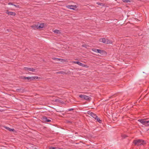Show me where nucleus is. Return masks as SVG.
Here are the masks:
<instances>
[{"mask_svg":"<svg viewBox=\"0 0 149 149\" xmlns=\"http://www.w3.org/2000/svg\"><path fill=\"white\" fill-rule=\"evenodd\" d=\"M87 113L88 115L91 116L93 118H95V120H96L97 121L100 123H101V121L95 114L91 111H88Z\"/></svg>","mask_w":149,"mask_h":149,"instance_id":"obj_1","label":"nucleus"},{"mask_svg":"<svg viewBox=\"0 0 149 149\" xmlns=\"http://www.w3.org/2000/svg\"><path fill=\"white\" fill-rule=\"evenodd\" d=\"M38 77L37 76L25 77H23L22 79L24 80H29V81H33L38 79Z\"/></svg>","mask_w":149,"mask_h":149,"instance_id":"obj_2","label":"nucleus"},{"mask_svg":"<svg viewBox=\"0 0 149 149\" xmlns=\"http://www.w3.org/2000/svg\"><path fill=\"white\" fill-rule=\"evenodd\" d=\"M144 142L143 140L139 139L138 140H134L133 143L136 145L139 146L142 145Z\"/></svg>","mask_w":149,"mask_h":149,"instance_id":"obj_3","label":"nucleus"},{"mask_svg":"<svg viewBox=\"0 0 149 149\" xmlns=\"http://www.w3.org/2000/svg\"><path fill=\"white\" fill-rule=\"evenodd\" d=\"M138 121L145 126H149V120L147 121L145 119H139Z\"/></svg>","mask_w":149,"mask_h":149,"instance_id":"obj_4","label":"nucleus"},{"mask_svg":"<svg viewBox=\"0 0 149 149\" xmlns=\"http://www.w3.org/2000/svg\"><path fill=\"white\" fill-rule=\"evenodd\" d=\"M79 97L82 99L85 100H90L91 98L89 96L82 95H79Z\"/></svg>","mask_w":149,"mask_h":149,"instance_id":"obj_5","label":"nucleus"},{"mask_svg":"<svg viewBox=\"0 0 149 149\" xmlns=\"http://www.w3.org/2000/svg\"><path fill=\"white\" fill-rule=\"evenodd\" d=\"M44 23H41L38 24L37 25L35 26L36 28L37 29H40L42 28L44 25Z\"/></svg>","mask_w":149,"mask_h":149,"instance_id":"obj_6","label":"nucleus"},{"mask_svg":"<svg viewBox=\"0 0 149 149\" xmlns=\"http://www.w3.org/2000/svg\"><path fill=\"white\" fill-rule=\"evenodd\" d=\"M24 69L26 71H32L33 72H34L35 71V69L32 68H29L27 67H24Z\"/></svg>","mask_w":149,"mask_h":149,"instance_id":"obj_7","label":"nucleus"},{"mask_svg":"<svg viewBox=\"0 0 149 149\" xmlns=\"http://www.w3.org/2000/svg\"><path fill=\"white\" fill-rule=\"evenodd\" d=\"M42 120H43V121L44 122H50L51 121V120H50L48 119L46 117H43Z\"/></svg>","mask_w":149,"mask_h":149,"instance_id":"obj_8","label":"nucleus"},{"mask_svg":"<svg viewBox=\"0 0 149 149\" xmlns=\"http://www.w3.org/2000/svg\"><path fill=\"white\" fill-rule=\"evenodd\" d=\"M68 8L73 10H75L77 8V6L75 5H68Z\"/></svg>","mask_w":149,"mask_h":149,"instance_id":"obj_9","label":"nucleus"},{"mask_svg":"<svg viewBox=\"0 0 149 149\" xmlns=\"http://www.w3.org/2000/svg\"><path fill=\"white\" fill-rule=\"evenodd\" d=\"M6 13L8 15H10L15 16V13L12 12H9L8 11H6Z\"/></svg>","mask_w":149,"mask_h":149,"instance_id":"obj_10","label":"nucleus"},{"mask_svg":"<svg viewBox=\"0 0 149 149\" xmlns=\"http://www.w3.org/2000/svg\"><path fill=\"white\" fill-rule=\"evenodd\" d=\"M78 64L80 66L85 67L86 68H88L89 67L87 65L84 64L79 62L78 63Z\"/></svg>","mask_w":149,"mask_h":149,"instance_id":"obj_11","label":"nucleus"},{"mask_svg":"<svg viewBox=\"0 0 149 149\" xmlns=\"http://www.w3.org/2000/svg\"><path fill=\"white\" fill-rule=\"evenodd\" d=\"M112 42L111 41L109 40L108 39H106L105 43L107 44H112Z\"/></svg>","mask_w":149,"mask_h":149,"instance_id":"obj_12","label":"nucleus"},{"mask_svg":"<svg viewBox=\"0 0 149 149\" xmlns=\"http://www.w3.org/2000/svg\"><path fill=\"white\" fill-rule=\"evenodd\" d=\"M106 39L105 38H100L99 40V41L104 43H105Z\"/></svg>","mask_w":149,"mask_h":149,"instance_id":"obj_13","label":"nucleus"},{"mask_svg":"<svg viewBox=\"0 0 149 149\" xmlns=\"http://www.w3.org/2000/svg\"><path fill=\"white\" fill-rule=\"evenodd\" d=\"M103 52H105V51L102 50L98 49L97 53L102 54L103 53Z\"/></svg>","mask_w":149,"mask_h":149,"instance_id":"obj_14","label":"nucleus"},{"mask_svg":"<svg viewBox=\"0 0 149 149\" xmlns=\"http://www.w3.org/2000/svg\"><path fill=\"white\" fill-rule=\"evenodd\" d=\"M53 31L56 33L57 34H60L61 33V32L60 31L56 29Z\"/></svg>","mask_w":149,"mask_h":149,"instance_id":"obj_15","label":"nucleus"},{"mask_svg":"<svg viewBox=\"0 0 149 149\" xmlns=\"http://www.w3.org/2000/svg\"><path fill=\"white\" fill-rule=\"evenodd\" d=\"M6 128L9 130L10 131L13 132L14 131V130L13 129H11L8 127H6Z\"/></svg>","mask_w":149,"mask_h":149,"instance_id":"obj_16","label":"nucleus"},{"mask_svg":"<svg viewBox=\"0 0 149 149\" xmlns=\"http://www.w3.org/2000/svg\"><path fill=\"white\" fill-rule=\"evenodd\" d=\"M57 73L59 74H64L65 73V72H64L63 71H61L58 72H57Z\"/></svg>","mask_w":149,"mask_h":149,"instance_id":"obj_17","label":"nucleus"},{"mask_svg":"<svg viewBox=\"0 0 149 149\" xmlns=\"http://www.w3.org/2000/svg\"><path fill=\"white\" fill-rule=\"evenodd\" d=\"M125 3L130 2V0H122Z\"/></svg>","mask_w":149,"mask_h":149,"instance_id":"obj_18","label":"nucleus"},{"mask_svg":"<svg viewBox=\"0 0 149 149\" xmlns=\"http://www.w3.org/2000/svg\"><path fill=\"white\" fill-rule=\"evenodd\" d=\"M98 49H92V50L95 52H97V50Z\"/></svg>","mask_w":149,"mask_h":149,"instance_id":"obj_19","label":"nucleus"},{"mask_svg":"<svg viewBox=\"0 0 149 149\" xmlns=\"http://www.w3.org/2000/svg\"><path fill=\"white\" fill-rule=\"evenodd\" d=\"M64 60L63 59H62L61 58H58V61H60L61 62H63L64 61Z\"/></svg>","mask_w":149,"mask_h":149,"instance_id":"obj_20","label":"nucleus"},{"mask_svg":"<svg viewBox=\"0 0 149 149\" xmlns=\"http://www.w3.org/2000/svg\"><path fill=\"white\" fill-rule=\"evenodd\" d=\"M82 46L83 47H84L86 48H87V47H88V46L87 45H86L84 44V45H82Z\"/></svg>","mask_w":149,"mask_h":149,"instance_id":"obj_21","label":"nucleus"},{"mask_svg":"<svg viewBox=\"0 0 149 149\" xmlns=\"http://www.w3.org/2000/svg\"><path fill=\"white\" fill-rule=\"evenodd\" d=\"M72 63H75V64H78V63L79 62V61H72Z\"/></svg>","mask_w":149,"mask_h":149,"instance_id":"obj_22","label":"nucleus"},{"mask_svg":"<svg viewBox=\"0 0 149 149\" xmlns=\"http://www.w3.org/2000/svg\"><path fill=\"white\" fill-rule=\"evenodd\" d=\"M52 59L54 60H56L57 61H58V58H52Z\"/></svg>","mask_w":149,"mask_h":149,"instance_id":"obj_23","label":"nucleus"},{"mask_svg":"<svg viewBox=\"0 0 149 149\" xmlns=\"http://www.w3.org/2000/svg\"><path fill=\"white\" fill-rule=\"evenodd\" d=\"M21 90V88L20 89H17L16 90V91L17 92H20Z\"/></svg>","mask_w":149,"mask_h":149,"instance_id":"obj_24","label":"nucleus"},{"mask_svg":"<svg viewBox=\"0 0 149 149\" xmlns=\"http://www.w3.org/2000/svg\"><path fill=\"white\" fill-rule=\"evenodd\" d=\"M13 6H15L16 8H19V5H16L14 4Z\"/></svg>","mask_w":149,"mask_h":149,"instance_id":"obj_25","label":"nucleus"},{"mask_svg":"<svg viewBox=\"0 0 149 149\" xmlns=\"http://www.w3.org/2000/svg\"><path fill=\"white\" fill-rule=\"evenodd\" d=\"M127 136L125 135H123L122 136V137L123 138H125Z\"/></svg>","mask_w":149,"mask_h":149,"instance_id":"obj_26","label":"nucleus"},{"mask_svg":"<svg viewBox=\"0 0 149 149\" xmlns=\"http://www.w3.org/2000/svg\"><path fill=\"white\" fill-rule=\"evenodd\" d=\"M8 4L9 5H13H13H14L12 3H10V2L8 3Z\"/></svg>","mask_w":149,"mask_h":149,"instance_id":"obj_27","label":"nucleus"},{"mask_svg":"<svg viewBox=\"0 0 149 149\" xmlns=\"http://www.w3.org/2000/svg\"><path fill=\"white\" fill-rule=\"evenodd\" d=\"M57 148H56V147H51L50 149H57Z\"/></svg>","mask_w":149,"mask_h":149,"instance_id":"obj_28","label":"nucleus"},{"mask_svg":"<svg viewBox=\"0 0 149 149\" xmlns=\"http://www.w3.org/2000/svg\"><path fill=\"white\" fill-rule=\"evenodd\" d=\"M73 110V109H72V108H71V109H68V111H72V110Z\"/></svg>","mask_w":149,"mask_h":149,"instance_id":"obj_29","label":"nucleus"},{"mask_svg":"<svg viewBox=\"0 0 149 149\" xmlns=\"http://www.w3.org/2000/svg\"><path fill=\"white\" fill-rule=\"evenodd\" d=\"M97 4L99 5H100V4H101V3H97Z\"/></svg>","mask_w":149,"mask_h":149,"instance_id":"obj_30","label":"nucleus"}]
</instances>
